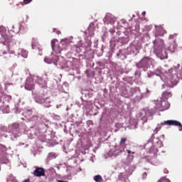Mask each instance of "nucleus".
I'll list each match as a JSON object with an SVG mask.
<instances>
[{"label": "nucleus", "instance_id": "f257e3e1", "mask_svg": "<svg viewBox=\"0 0 182 182\" xmlns=\"http://www.w3.org/2000/svg\"><path fill=\"white\" fill-rule=\"evenodd\" d=\"M1 41L3 42H6V43H9V46L6 47V50H3L1 51L0 55L5 59L6 60H12L14 57L11 55H15V50L12 48V43L11 37L8 36V35H3L1 38Z\"/></svg>", "mask_w": 182, "mask_h": 182}, {"label": "nucleus", "instance_id": "f03ea898", "mask_svg": "<svg viewBox=\"0 0 182 182\" xmlns=\"http://www.w3.org/2000/svg\"><path fill=\"white\" fill-rule=\"evenodd\" d=\"M154 52L159 58H160V59H167L168 58L167 51H166L163 43H161L160 46H155Z\"/></svg>", "mask_w": 182, "mask_h": 182}, {"label": "nucleus", "instance_id": "7ed1b4c3", "mask_svg": "<svg viewBox=\"0 0 182 182\" xmlns=\"http://www.w3.org/2000/svg\"><path fill=\"white\" fill-rule=\"evenodd\" d=\"M153 62H154V60L152 58L144 57L136 64V66L139 69H141L142 68H147L149 65H150V63H153Z\"/></svg>", "mask_w": 182, "mask_h": 182}, {"label": "nucleus", "instance_id": "20e7f679", "mask_svg": "<svg viewBox=\"0 0 182 182\" xmlns=\"http://www.w3.org/2000/svg\"><path fill=\"white\" fill-rule=\"evenodd\" d=\"M162 125L166 124V126H176L179 129V132H182V124L181 122L177 120H167L161 123Z\"/></svg>", "mask_w": 182, "mask_h": 182}, {"label": "nucleus", "instance_id": "39448f33", "mask_svg": "<svg viewBox=\"0 0 182 182\" xmlns=\"http://www.w3.org/2000/svg\"><path fill=\"white\" fill-rule=\"evenodd\" d=\"M56 42H58V40L56 39L51 41V48L55 53H60L63 50V48H60L59 44H56Z\"/></svg>", "mask_w": 182, "mask_h": 182}, {"label": "nucleus", "instance_id": "423d86ee", "mask_svg": "<svg viewBox=\"0 0 182 182\" xmlns=\"http://www.w3.org/2000/svg\"><path fill=\"white\" fill-rule=\"evenodd\" d=\"M25 89L26 90H33V89H35V82H33V79H27L26 82Z\"/></svg>", "mask_w": 182, "mask_h": 182}, {"label": "nucleus", "instance_id": "0eeeda50", "mask_svg": "<svg viewBox=\"0 0 182 182\" xmlns=\"http://www.w3.org/2000/svg\"><path fill=\"white\" fill-rule=\"evenodd\" d=\"M36 177H42L45 176V169L43 168L37 167L33 172Z\"/></svg>", "mask_w": 182, "mask_h": 182}, {"label": "nucleus", "instance_id": "6e6552de", "mask_svg": "<svg viewBox=\"0 0 182 182\" xmlns=\"http://www.w3.org/2000/svg\"><path fill=\"white\" fill-rule=\"evenodd\" d=\"M18 56H21L22 58H28V50L23 48H19L18 50Z\"/></svg>", "mask_w": 182, "mask_h": 182}, {"label": "nucleus", "instance_id": "1a4fd4ad", "mask_svg": "<svg viewBox=\"0 0 182 182\" xmlns=\"http://www.w3.org/2000/svg\"><path fill=\"white\" fill-rule=\"evenodd\" d=\"M161 108L160 109V112H164V110H167L170 107V103L168 102H163L161 104Z\"/></svg>", "mask_w": 182, "mask_h": 182}, {"label": "nucleus", "instance_id": "9d476101", "mask_svg": "<svg viewBox=\"0 0 182 182\" xmlns=\"http://www.w3.org/2000/svg\"><path fill=\"white\" fill-rule=\"evenodd\" d=\"M173 97V94L171 92L165 91L162 93V97L164 99H170V97Z\"/></svg>", "mask_w": 182, "mask_h": 182}, {"label": "nucleus", "instance_id": "9b49d317", "mask_svg": "<svg viewBox=\"0 0 182 182\" xmlns=\"http://www.w3.org/2000/svg\"><path fill=\"white\" fill-rule=\"evenodd\" d=\"M61 45H63V46H68V45H69V43H70V40H69L68 38H65L63 39L60 42Z\"/></svg>", "mask_w": 182, "mask_h": 182}, {"label": "nucleus", "instance_id": "f8f14e48", "mask_svg": "<svg viewBox=\"0 0 182 182\" xmlns=\"http://www.w3.org/2000/svg\"><path fill=\"white\" fill-rule=\"evenodd\" d=\"M94 180L96 182H103V178L100 175H97L94 176Z\"/></svg>", "mask_w": 182, "mask_h": 182}, {"label": "nucleus", "instance_id": "ddd939ff", "mask_svg": "<svg viewBox=\"0 0 182 182\" xmlns=\"http://www.w3.org/2000/svg\"><path fill=\"white\" fill-rule=\"evenodd\" d=\"M31 2H32V0H23V2L20 4L23 6V5H28V4H31Z\"/></svg>", "mask_w": 182, "mask_h": 182}, {"label": "nucleus", "instance_id": "4468645a", "mask_svg": "<svg viewBox=\"0 0 182 182\" xmlns=\"http://www.w3.org/2000/svg\"><path fill=\"white\" fill-rule=\"evenodd\" d=\"M46 100H48V99H45V98H38V103H41V105L45 103V102H46Z\"/></svg>", "mask_w": 182, "mask_h": 182}, {"label": "nucleus", "instance_id": "2eb2a0df", "mask_svg": "<svg viewBox=\"0 0 182 182\" xmlns=\"http://www.w3.org/2000/svg\"><path fill=\"white\" fill-rule=\"evenodd\" d=\"M127 140V139L126 138H122L119 141L120 146H123V144H124V143H126Z\"/></svg>", "mask_w": 182, "mask_h": 182}, {"label": "nucleus", "instance_id": "dca6fc26", "mask_svg": "<svg viewBox=\"0 0 182 182\" xmlns=\"http://www.w3.org/2000/svg\"><path fill=\"white\" fill-rule=\"evenodd\" d=\"M44 61L46 62V63H52V60L48 58H44Z\"/></svg>", "mask_w": 182, "mask_h": 182}, {"label": "nucleus", "instance_id": "f3484780", "mask_svg": "<svg viewBox=\"0 0 182 182\" xmlns=\"http://www.w3.org/2000/svg\"><path fill=\"white\" fill-rule=\"evenodd\" d=\"M127 152L128 153V154H130L131 153H132V154H134V153H136V152L132 151H130L129 149H127Z\"/></svg>", "mask_w": 182, "mask_h": 182}, {"label": "nucleus", "instance_id": "a211bd4d", "mask_svg": "<svg viewBox=\"0 0 182 182\" xmlns=\"http://www.w3.org/2000/svg\"><path fill=\"white\" fill-rule=\"evenodd\" d=\"M161 73V70L157 69L156 70V75H160Z\"/></svg>", "mask_w": 182, "mask_h": 182}, {"label": "nucleus", "instance_id": "6ab92c4d", "mask_svg": "<svg viewBox=\"0 0 182 182\" xmlns=\"http://www.w3.org/2000/svg\"><path fill=\"white\" fill-rule=\"evenodd\" d=\"M176 48H177V46H176V45L173 46V49H172V50L175 51V50H176Z\"/></svg>", "mask_w": 182, "mask_h": 182}, {"label": "nucleus", "instance_id": "aec40b11", "mask_svg": "<svg viewBox=\"0 0 182 182\" xmlns=\"http://www.w3.org/2000/svg\"><path fill=\"white\" fill-rule=\"evenodd\" d=\"M56 33H57V35H60V33H60V31L57 30V31H56Z\"/></svg>", "mask_w": 182, "mask_h": 182}, {"label": "nucleus", "instance_id": "412c9836", "mask_svg": "<svg viewBox=\"0 0 182 182\" xmlns=\"http://www.w3.org/2000/svg\"><path fill=\"white\" fill-rule=\"evenodd\" d=\"M23 182H31V180L30 179H25L24 181Z\"/></svg>", "mask_w": 182, "mask_h": 182}, {"label": "nucleus", "instance_id": "4be33fe9", "mask_svg": "<svg viewBox=\"0 0 182 182\" xmlns=\"http://www.w3.org/2000/svg\"><path fill=\"white\" fill-rule=\"evenodd\" d=\"M38 80H40V82H41L42 83H43V80L42 78H38Z\"/></svg>", "mask_w": 182, "mask_h": 182}, {"label": "nucleus", "instance_id": "5701e85b", "mask_svg": "<svg viewBox=\"0 0 182 182\" xmlns=\"http://www.w3.org/2000/svg\"><path fill=\"white\" fill-rule=\"evenodd\" d=\"M173 38H174V36H173V35L169 36L170 39H173Z\"/></svg>", "mask_w": 182, "mask_h": 182}, {"label": "nucleus", "instance_id": "b1692460", "mask_svg": "<svg viewBox=\"0 0 182 182\" xmlns=\"http://www.w3.org/2000/svg\"><path fill=\"white\" fill-rule=\"evenodd\" d=\"M58 31L56 28H53V32H56Z\"/></svg>", "mask_w": 182, "mask_h": 182}, {"label": "nucleus", "instance_id": "393cba45", "mask_svg": "<svg viewBox=\"0 0 182 182\" xmlns=\"http://www.w3.org/2000/svg\"><path fill=\"white\" fill-rule=\"evenodd\" d=\"M28 113H32V110H28Z\"/></svg>", "mask_w": 182, "mask_h": 182}, {"label": "nucleus", "instance_id": "a878e982", "mask_svg": "<svg viewBox=\"0 0 182 182\" xmlns=\"http://www.w3.org/2000/svg\"><path fill=\"white\" fill-rule=\"evenodd\" d=\"M33 117H36V119H38V116H33Z\"/></svg>", "mask_w": 182, "mask_h": 182}, {"label": "nucleus", "instance_id": "bb28decb", "mask_svg": "<svg viewBox=\"0 0 182 182\" xmlns=\"http://www.w3.org/2000/svg\"><path fill=\"white\" fill-rule=\"evenodd\" d=\"M145 14H146V11H144V12H143V15H144Z\"/></svg>", "mask_w": 182, "mask_h": 182}, {"label": "nucleus", "instance_id": "cd10ccee", "mask_svg": "<svg viewBox=\"0 0 182 182\" xmlns=\"http://www.w3.org/2000/svg\"><path fill=\"white\" fill-rule=\"evenodd\" d=\"M134 156H132V159H134Z\"/></svg>", "mask_w": 182, "mask_h": 182}, {"label": "nucleus", "instance_id": "c85d7f7f", "mask_svg": "<svg viewBox=\"0 0 182 182\" xmlns=\"http://www.w3.org/2000/svg\"><path fill=\"white\" fill-rule=\"evenodd\" d=\"M39 83H41V82L38 81Z\"/></svg>", "mask_w": 182, "mask_h": 182}]
</instances>
